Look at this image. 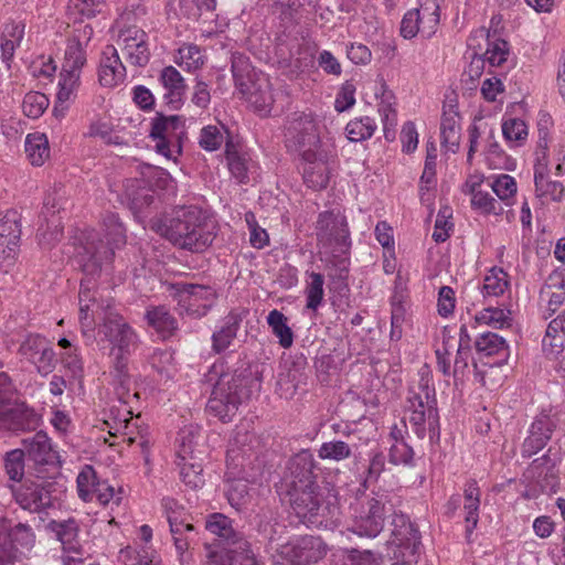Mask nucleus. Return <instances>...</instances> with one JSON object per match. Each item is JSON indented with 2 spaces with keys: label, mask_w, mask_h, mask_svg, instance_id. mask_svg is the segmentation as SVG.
<instances>
[{
  "label": "nucleus",
  "mask_w": 565,
  "mask_h": 565,
  "mask_svg": "<svg viewBox=\"0 0 565 565\" xmlns=\"http://www.w3.org/2000/svg\"><path fill=\"white\" fill-rule=\"evenodd\" d=\"M287 497L292 511L305 523L319 527L338 520L337 494L320 488L317 482L288 487Z\"/></svg>",
  "instance_id": "2"
},
{
  "label": "nucleus",
  "mask_w": 565,
  "mask_h": 565,
  "mask_svg": "<svg viewBox=\"0 0 565 565\" xmlns=\"http://www.w3.org/2000/svg\"><path fill=\"white\" fill-rule=\"evenodd\" d=\"M145 318L148 324L153 328L163 340L174 335L178 330V321L166 306L148 307Z\"/></svg>",
  "instance_id": "31"
},
{
  "label": "nucleus",
  "mask_w": 565,
  "mask_h": 565,
  "mask_svg": "<svg viewBox=\"0 0 565 565\" xmlns=\"http://www.w3.org/2000/svg\"><path fill=\"white\" fill-rule=\"evenodd\" d=\"M88 40L89 38L83 43L78 39L72 38L67 41L61 71L81 74L83 66L86 64Z\"/></svg>",
  "instance_id": "38"
},
{
  "label": "nucleus",
  "mask_w": 565,
  "mask_h": 565,
  "mask_svg": "<svg viewBox=\"0 0 565 565\" xmlns=\"http://www.w3.org/2000/svg\"><path fill=\"white\" fill-rule=\"evenodd\" d=\"M83 273L86 275V278H84L81 281L79 292H78V301H79V320L83 326L90 327L92 321L88 319V311L92 310L93 313L97 312L98 306L96 303L95 298V282L90 277H94V275L86 274L84 270Z\"/></svg>",
  "instance_id": "37"
},
{
  "label": "nucleus",
  "mask_w": 565,
  "mask_h": 565,
  "mask_svg": "<svg viewBox=\"0 0 565 565\" xmlns=\"http://www.w3.org/2000/svg\"><path fill=\"white\" fill-rule=\"evenodd\" d=\"M454 102L449 99V103L444 105L440 122L441 145L451 153L458 151L461 137L460 115Z\"/></svg>",
  "instance_id": "25"
},
{
  "label": "nucleus",
  "mask_w": 565,
  "mask_h": 565,
  "mask_svg": "<svg viewBox=\"0 0 565 565\" xmlns=\"http://www.w3.org/2000/svg\"><path fill=\"white\" fill-rule=\"evenodd\" d=\"M36 478L15 493V500L22 509L39 513L53 505L56 483L47 475L36 473Z\"/></svg>",
  "instance_id": "13"
},
{
  "label": "nucleus",
  "mask_w": 565,
  "mask_h": 565,
  "mask_svg": "<svg viewBox=\"0 0 565 565\" xmlns=\"http://www.w3.org/2000/svg\"><path fill=\"white\" fill-rule=\"evenodd\" d=\"M321 120L312 113H295L286 127V138L301 152L320 148Z\"/></svg>",
  "instance_id": "11"
},
{
  "label": "nucleus",
  "mask_w": 565,
  "mask_h": 565,
  "mask_svg": "<svg viewBox=\"0 0 565 565\" xmlns=\"http://www.w3.org/2000/svg\"><path fill=\"white\" fill-rule=\"evenodd\" d=\"M25 152L33 166H42L50 156L46 136L40 132L29 134L25 138Z\"/></svg>",
  "instance_id": "40"
},
{
  "label": "nucleus",
  "mask_w": 565,
  "mask_h": 565,
  "mask_svg": "<svg viewBox=\"0 0 565 565\" xmlns=\"http://www.w3.org/2000/svg\"><path fill=\"white\" fill-rule=\"evenodd\" d=\"M100 481L95 469L86 465L76 479L78 497L85 502L94 501L95 489Z\"/></svg>",
  "instance_id": "44"
},
{
  "label": "nucleus",
  "mask_w": 565,
  "mask_h": 565,
  "mask_svg": "<svg viewBox=\"0 0 565 565\" xmlns=\"http://www.w3.org/2000/svg\"><path fill=\"white\" fill-rule=\"evenodd\" d=\"M267 323L274 335L278 338V343L284 349H288L292 345L294 333L287 324V317L282 312L277 309L271 310L267 316Z\"/></svg>",
  "instance_id": "41"
},
{
  "label": "nucleus",
  "mask_w": 565,
  "mask_h": 565,
  "mask_svg": "<svg viewBox=\"0 0 565 565\" xmlns=\"http://www.w3.org/2000/svg\"><path fill=\"white\" fill-rule=\"evenodd\" d=\"M199 439V430L192 426L184 427L179 431L175 440L177 462L201 459L199 455L202 451L198 449Z\"/></svg>",
  "instance_id": "33"
},
{
  "label": "nucleus",
  "mask_w": 565,
  "mask_h": 565,
  "mask_svg": "<svg viewBox=\"0 0 565 565\" xmlns=\"http://www.w3.org/2000/svg\"><path fill=\"white\" fill-rule=\"evenodd\" d=\"M516 182L515 179L509 174L497 175V198L511 205L513 203L514 195L516 194Z\"/></svg>",
  "instance_id": "61"
},
{
  "label": "nucleus",
  "mask_w": 565,
  "mask_h": 565,
  "mask_svg": "<svg viewBox=\"0 0 565 565\" xmlns=\"http://www.w3.org/2000/svg\"><path fill=\"white\" fill-rule=\"evenodd\" d=\"M413 457V448L405 440L394 443L390 448L388 458L393 465H409Z\"/></svg>",
  "instance_id": "63"
},
{
  "label": "nucleus",
  "mask_w": 565,
  "mask_h": 565,
  "mask_svg": "<svg viewBox=\"0 0 565 565\" xmlns=\"http://www.w3.org/2000/svg\"><path fill=\"white\" fill-rule=\"evenodd\" d=\"M26 460L31 461L38 475H54L61 467L60 455L46 433L40 430L22 440Z\"/></svg>",
  "instance_id": "10"
},
{
  "label": "nucleus",
  "mask_w": 565,
  "mask_h": 565,
  "mask_svg": "<svg viewBox=\"0 0 565 565\" xmlns=\"http://www.w3.org/2000/svg\"><path fill=\"white\" fill-rule=\"evenodd\" d=\"M179 57L175 63L179 65H185L186 68L196 70L204 64V56L199 46L194 44H186L179 49Z\"/></svg>",
  "instance_id": "57"
},
{
  "label": "nucleus",
  "mask_w": 565,
  "mask_h": 565,
  "mask_svg": "<svg viewBox=\"0 0 565 565\" xmlns=\"http://www.w3.org/2000/svg\"><path fill=\"white\" fill-rule=\"evenodd\" d=\"M126 78V67L121 63L117 49L107 45L100 58L98 81L104 87H116Z\"/></svg>",
  "instance_id": "26"
},
{
  "label": "nucleus",
  "mask_w": 565,
  "mask_h": 565,
  "mask_svg": "<svg viewBox=\"0 0 565 565\" xmlns=\"http://www.w3.org/2000/svg\"><path fill=\"white\" fill-rule=\"evenodd\" d=\"M302 159L305 161L303 181L308 188L313 190L327 188L330 173L329 153L326 150H303Z\"/></svg>",
  "instance_id": "17"
},
{
  "label": "nucleus",
  "mask_w": 565,
  "mask_h": 565,
  "mask_svg": "<svg viewBox=\"0 0 565 565\" xmlns=\"http://www.w3.org/2000/svg\"><path fill=\"white\" fill-rule=\"evenodd\" d=\"M252 499L249 487L246 480L237 479L230 482L227 488V500L236 510L245 508Z\"/></svg>",
  "instance_id": "51"
},
{
  "label": "nucleus",
  "mask_w": 565,
  "mask_h": 565,
  "mask_svg": "<svg viewBox=\"0 0 565 565\" xmlns=\"http://www.w3.org/2000/svg\"><path fill=\"white\" fill-rule=\"evenodd\" d=\"M315 459L309 450H302L295 455L288 463L289 475L286 477V484L294 487L302 483H311L315 481L313 476Z\"/></svg>",
  "instance_id": "30"
},
{
  "label": "nucleus",
  "mask_w": 565,
  "mask_h": 565,
  "mask_svg": "<svg viewBox=\"0 0 565 565\" xmlns=\"http://www.w3.org/2000/svg\"><path fill=\"white\" fill-rule=\"evenodd\" d=\"M247 383L241 374H221L207 402V411L222 422H230L238 406L250 396Z\"/></svg>",
  "instance_id": "5"
},
{
  "label": "nucleus",
  "mask_w": 565,
  "mask_h": 565,
  "mask_svg": "<svg viewBox=\"0 0 565 565\" xmlns=\"http://www.w3.org/2000/svg\"><path fill=\"white\" fill-rule=\"evenodd\" d=\"M227 136L228 132L224 126L207 125L201 129L199 145L205 151H216L228 141Z\"/></svg>",
  "instance_id": "45"
},
{
  "label": "nucleus",
  "mask_w": 565,
  "mask_h": 565,
  "mask_svg": "<svg viewBox=\"0 0 565 565\" xmlns=\"http://www.w3.org/2000/svg\"><path fill=\"white\" fill-rule=\"evenodd\" d=\"M124 51L135 66H146L150 60L148 43L142 38H125Z\"/></svg>",
  "instance_id": "43"
},
{
  "label": "nucleus",
  "mask_w": 565,
  "mask_h": 565,
  "mask_svg": "<svg viewBox=\"0 0 565 565\" xmlns=\"http://www.w3.org/2000/svg\"><path fill=\"white\" fill-rule=\"evenodd\" d=\"M436 159H437V149L436 146L431 142L427 145V156L425 160V167L423 174L420 177V190H429L430 186L435 183L436 175Z\"/></svg>",
  "instance_id": "58"
},
{
  "label": "nucleus",
  "mask_w": 565,
  "mask_h": 565,
  "mask_svg": "<svg viewBox=\"0 0 565 565\" xmlns=\"http://www.w3.org/2000/svg\"><path fill=\"white\" fill-rule=\"evenodd\" d=\"M162 508L167 515L171 534H178L179 527L182 524L191 523L190 515L174 499L164 498L162 500Z\"/></svg>",
  "instance_id": "50"
},
{
  "label": "nucleus",
  "mask_w": 565,
  "mask_h": 565,
  "mask_svg": "<svg viewBox=\"0 0 565 565\" xmlns=\"http://www.w3.org/2000/svg\"><path fill=\"white\" fill-rule=\"evenodd\" d=\"M18 353L33 364L42 376L49 375L55 369V352L50 341L38 333L26 334L20 343Z\"/></svg>",
  "instance_id": "14"
},
{
  "label": "nucleus",
  "mask_w": 565,
  "mask_h": 565,
  "mask_svg": "<svg viewBox=\"0 0 565 565\" xmlns=\"http://www.w3.org/2000/svg\"><path fill=\"white\" fill-rule=\"evenodd\" d=\"M103 226L107 242L100 239L99 234L89 231L84 234L77 247L76 259L82 270L94 275L100 271L103 265L113 260L115 248L126 242L125 228L115 213H106L103 217Z\"/></svg>",
  "instance_id": "3"
},
{
  "label": "nucleus",
  "mask_w": 565,
  "mask_h": 565,
  "mask_svg": "<svg viewBox=\"0 0 565 565\" xmlns=\"http://www.w3.org/2000/svg\"><path fill=\"white\" fill-rule=\"evenodd\" d=\"M268 536L270 548L275 551L273 558L286 561L290 564L317 563L327 554V545L319 536L306 535L290 542L279 543L267 526L263 529Z\"/></svg>",
  "instance_id": "7"
},
{
  "label": "nucleus",
  "mask_w": 565,
  "mask_h": 565,
  "mask_svg": "<svg viewBox=\"0 0 565 565\" xmlns=\"http://www.w3.org/2000/svg\"><path fill=\"white\" fill-rule=\"evenodd\" d=\"M35 543L32 527L25 523L2 521L0 529V565L13 564L30 552Z\"/></svg>",
  "instance_id": "8"
},
{
  "label": "nucleus",
  "mask_w": 565,
  "mask_h": 565,
  "mask_svg": "<svg viewBox=\"0 0 565 565\" xmlns=\"http://www.w3.org/2000/svg\"><path fill=\"white\" fill-rule=\"evenodd\" d=\"M385 495L367 498L354 509V519L351 527L359 536L375 537L384 527V520L387 513Z\"/></svg>",
  "instance_id": "12"
},
{
  "label": "nucleus",
  "mask_w": 565,
  "mask_h": 565,
  "mask_svg": "<svg viewBox=\"0 0 565 565\" xmlns=\"http://www.w3.org/2000/svg\"><path fill=\"white\" fill-rule=\"evenodd\" d=\"M407 409L411 413L408 422L419 439L426 437L428 425L429 439L433 441L439 438V423L436 409V399L427 385H420L419 392L409 391Z\"/></svg>",
  "instance_id": "6"
},
{
  "label": "nucleus",
  "mask_w": 565,
  "mask_h": 565,
  "mask_svg": "<svg viewBox=\"0 0 565 565\" xmlns=\"http://www.w3.org/2000/svg\"><path fill=\"white\" fill-rule=\"evenodd\" d=\"M451 215L452 211L448 206H444L439 210L433 233L435 242L443 243L450 236L449 232L452 230V223L449 220Z\"/></svg>",
  "instance_id": "59"
},
{
  "label": "nucleus",
  "mask_w": 565,
  "mask_h": 565,
  "mask_svg": "<svg viewBox=\"0 0 565 565\" xmlns=\"http://www.w3.org/2000/svg\"><path fill=\"white\" fill-rule=\"evenodd\" d=\"M486 62H488L490 65H494V49H487L483 55H473L467 71L471 84H473L476 79H479L483 74Z\"/></svg>",
  "instance_id": "62"
},
{
  "label": "nucleus",
  "mask_w": 565,
  "mask_h": 565,
  "mask_svg": "<svg viewBox=\"0 0 565 565\" xmlns=\"http://www.w3.org/2000/svg\"><path fill=\"white\" fill-rule=\"evenodd\" d=\"M465 194L471 196L472 207L480 210L484 213H490L493 210L494 179L486 178L481 173L470 174L461 186Z\"/></svg>",
  "instance_id": "19"
},
{
  "label": "nucleus",
  "mask_w": 565,
  "mask_h": 565,
  "mask_svg": "<svg viewBox=\"0 0 565 565\" xmlns=\"http://www.w3.org/2000/svg\"><path fill=\"white\" fill-rule=\"evenodd\" d=\"M494 135L493 118L490 111L481 109L478 115L475 116L473 124L469 130V150L467 161L470 163L473 153L478 150L480 145L491 150L494 147L492 141Z\"/></svg>",
  "instance_id": "24"
},
{
  "label": "nucleus",
  "mask_w": 565,
  "mask_h": 565,
  "mask_svg": "<svg viewBox=\"0 0 565 565\" xmlns=\"http://www.w3.org/2000/svg\"><path fill=\"white\" fill-rule=\"evenodd\" d=\"M310 281L306 287V296H307V305L306 307L311 310H317V308L321 305L324 296L323 276L319 273H310L309 274Z\"/></svg>",
  "instance_id": "53"
},
{
  "label": "nucleus",
  "mask_w": 565,
  "mask_h": 565,
  "mask_svg": "<svg viewBox=\"0 0 565 565\" xmlns=\"http://www.w3.org/2000/svg\"><path fill=\"white\" fill-rule=\"evenodd\" d=\"M202 459L177 462L180 467V476L183 482L192 489L203 486Z\"/></svg>",
  "instance_id": "52"
},
{
  "label": "nucleus",
  "mask_w": 565,
  "mask_h": 565,
  "mask_svg": "<svg viewBox=\"0 0 565 565\" xmlns=\"http://www.w3.org/2000/svg\"><path fill=\"white\" fill-rule=\"evenodd\" d=\"M502 135L510 146H519L527 137V127L522 119L508 117L502 119Z\"/></svg>",
  "instance_id": "48"
},
{
  "label": "nucleus",
  "mask_w": 565,
  "mask_h": 565,
  "mask_svg": "<svg viewBox=\"0 0 565 565\" xmlns=\"http://www.w3.org/2000/svg\"><path fill=\"white\" fill-rule=\"evenodd\" d=\"M153 227L173 245L194 253L203 252L215 237L211 221L196 206L179 207Z\"/></svg>",
  "instance_id": "1"
},
{
  "label": "nucleus",
  "mask_w": 565,
  "mask_h": 565,
  "mask_svg": "<svg viewBox=\"0 0 565 565\" xmlns=\"http://www.w3.org/2000/svg\"><path fill=\"white\" fill-rule=\"evenodd\" d=\"M391 543L414 555L420 545V533L403 513H394L391 522Z\"/></svg>",
  "instance_id": "22"
},
{
  "label": "nucleus",
  "mask_w": 565,
  "mask_h": 565,
  "mask_svg": "<svg viewBox=\"0 0 565 565\" xmlns=\"http://www.w3.org/2000/svg\"><path fill=\"white\" fill-rule=\"evenodd\" d=\"M316 235L327 263L335 268L339 278H344L349 271L348 255L351 249L345 216L334 211L320 213L316 224Z\"/></svg>",
  "instance_id": "4"
},
{
  "label": "nucleus",
  "mask_w": 565,
  "mask_h": 565,
  "mask_svg": "<svg viewBox=\"0 0 565 565\" xmlns=\"http://www.w3.org/2000/svg\"><path fill=\"white\" fill-rule=\"evenodd\" d=\"M376 124L373 118L365 116L354 118L347 124L345 131L349 140L358 142L373 136Z\"/></svg>",
  "instance_id": "49"
},
{
  "label": "nucleus",
  "mask_w": 565,
  "mask_h": 565,
  "mask_svg": "<svg viewBox=\"0 0 565 565\" xmlns=\"http://www.w3.org/2000/svg\"><path fill=\"white\" fill-rule=\"evenodd\" d=\"M100 332L111 344L109 352L132 353L138 345L135 330L117 313L105 315Z\"/></svg>",
  "instance_id": "15"
},
{
  "label": "nucleus",
  "mask_w": 565,
  "mask_h": 565,
  "mask_svg": "<svg viewBox=\"0 0 565 565\" xmlns=\"http://www.w3.org/2000/svg\"><path fill=\"white\" fill-rule=\"evenodd\" d=\"M104 8V0H70L68 3V19L73 23H82V18L90 19L96 13L102 12Z\"/></svg>",
  "instance_id": "42"
},
{
  "label": "nucleus",
  "mask_w": 565,
  "mask_h": 565,
  "mask_svg": "<svg viewBox=\"0 0 565 565\" xmlns=\"http://www.w3.org/2000/svg\"><path fill=\"white\" fill-rule=\"evenodd\" d=\"M184 134V121L178 115L157 117L152 121L150 130L152 139H170L177 153H181V140Z\"/></svg>",
  "instance_id": "29"
},
{
  "label": "nucleus",
  "mask_w": 565,
  "mask_h": 565,
  "mask_svg": "<svg viewBox=\"0 0 565 565\" xmlns=\"http://www.w3.org/2000/svg\"><path fill=\"white\" fill-rule=\"evenodd\" d=\"M355 85L352 82L347 81L342 84L334 102L337 111H345L355 104Z\"/></svg>",
  "instance_id": "64"
},
{
  "label": "nucleus",
  "mask_w": 565,
  "mask_h": 565,
  "mask_svg": "<svg viewBox=\"0 0 565 565\" xmlns=\"http://www.w3.org/2000/svg\"><path fill=\"white\" fill-rule=\"evenodd\" d=\"M247 315V310H231L225 316L221 324L212 333V350L216 354L223 353L230 347H232L234 340L237 337L243 318Z\"/></svg>",
  "instance_id": "23"
},
{
  "label": "nucleus",
  "mask_w": 565,
  "mask_h": 565,
  "mask_svg": "<svg viewBox=\"0 0 565 565\" xmlns=\"http://www.w3.org/2000/svg\"><path fill=\"white\" fill-rule=\"evenodd\" d=\"M47 97L38 92L28 93L22 102V110L29 118H39L47 108Z\"/></svg>",
  "instance_id": "56"
},
{
  "label": "nucleus",
  "mask_w": 565,
  "mask_h": 565,
  "mask_svg": "<svg viewBox=\"0 0 565 565\" xmlns=\"http://www.w3.org/2000/svg\"><path fill=\"white\" fill-rule=\"evenodd\" d=\"M81 85V74L74 72L61 71L57 84L56 103L53 108V115L56 118H63L75 100Z\"/></svg>",
  "instance_id": "27"
},
{
  "label": "nucleus",
  "mask_w": 565,
  "mask_h": 565,
  "mask_svg": "<svg viewBox=\"0 0 565 565\" xmlns=\"http://www.w3.org/2000/svg\"><path fill=\"white\" fill-rule=\"evenodd\" d=\"M542 347L544 353L550 356H556L563 351L565 347V313L548 323Z\"/></svg>",
  "instance_id": "35"
},
{
  "label": "nucleus",
  "mask_w": 565,
  "mask_h": 565,
  "mask_svg": "<svg viewBox=\"0 0 565 565\" xmlns=\"http://www.w3.org/2000/svg\"><path fill=\"white\" fill-rule=\"evenodd\" d=\"M172 287L178 298L179 313L194 319L204 317L216 300V292L211 286L177 282Z\"/></svg>",
  "instance_id": "9"
},
{
  "label": "nucleus",
  "mask_w": 565,
  "mask_h": 565,
  "mask_svg": "<svg viewBox=\"0 0 565 565\" xmlns=\"http://www.w3.org/2000/svg\"><path fill=\"white\" fill-rule=\"evenodd\" d=\"M534 185L535 196L541 204L558 203L564 198L563 183L550 177V160L545 151L536 158L534 164Z\"/></svg>",
  "instance_id": "16"
},
{
  "label": "nucleus",
  "mask_w": 565,
  "mask_h": 565,
  "mask_svg": "<svg viewBox=\"0 0 565 565\" xmlns=\"http://www.w3.org/2000/svg\"><path fill=\"white\" fill-rule=\"evenodd\" d=\"M375 95L377 98H380L379 113L382 115L384 131L385 136L387 137L390 127H394L397 120L396 109L394 107L395 96L393 92L388 89L384 81L381 82L380 90L376 92Z\"/></svg>",
  "instance_id": "39"
},
{
  "label": "nucleus",
  "mask_w": 565,
  "mask_h": 565,
  "mask_svg": "<svg viewBox=\"0 0 565 565\" xmlns=\"http://www.w3.org/2000/svg\"><path fill=\"white\" fill-rule=\"evenodd\" d=\"M146 14L145 7L140 4L132 6L131 9H126L113 25V31L117 32L118 35L134 34L146 35V31L142 29L143 17Z\"/></svg>",
  "instance_id": "34"
},
{
  "label": "nucleus",
  "mask_w": 565,
  "mask_h": 565,
  "mask_svg": "<svg viewBox=\"0 0 565 565\" xmlns=\"http://www.w3.org/2000/svg\"><path fill=\"white\" fill-rule=\"evenodd\" d=\"M21 226L19 214L14 210L7 211L0 216V246L7 247L14 253L20 241Z\"/></svg>",
  "instance_id": "36"
},
{
  "label": "nucleus",
  "mask_w": 565,
  "mask_h": 565,
  "mask_svg": "<svg viewBox=\"0 0 565 565\" xmlns=\"http://www.w3.org/2000/svg\"><path fill=\"white\" fill-rule=\"evenodd\" d=\"M226 159L232 175L241 183L248 180L246 160L242 158L235 150L232 141H226Z\"/></svg>",
  "instance_id": "55"
},
{
  "label": "nucleus",
  "mask_w": 565,
  "mask_h": 565,
  "mask_svg": "<svg viewBox=\"0 0 565 565\" xmlns=\"http://www.w3.org/2000/svg\"><path fill=\"white\" fill-rule=\"evenodd\" d=\"M205 551L206 565H256L249 545H247V551H244L238 548L237 545L206 543Z\"/></svg>",
  "instance_id": "18"
},
{
  "label": "nucleus",
  "mask_w": 565,
  "mask_h": 565,
  "mask_svg": "<svg viewBox=\"0 0 565 565\" xmlns=\"http://www.w3.org/2000/svg\"><path fill=\"white\" fill-rule=\"evenodd\" d=\"M205 527L210 533L217 536L214 543L237 545L238 548L247 551L248 542L233 529L231 519L224 514L214 513L210 515L206 520Z\"/></svg>",
  "instance_id": "28"
},
{
  "label": "nucleus",
  "mask_w": 565,
  "mask_h": 565,
  "mask_svg": "<svg viewBox=\"0 0 565 565\" xmlns=\"http://www.w3.org/2000/svg\"><path fill=\"white\" fill-rule=\"evenodd\" d=\"M130 355L131 353L109 352L110 375L122 390H125L130 382V374L128 370Z\"/></svg>",
  "instance_id": "47"
},
{
  "label": "nucleus",
  "mask_w": 565,
  "mask_h": 565,
  "mask_svg": "<svg viewBox=\"0 0 565 565\" xmlns=\"http://www.w3.org/2000/svg\"><path fill=\"white\" fill-rule=\"evenodd\" d=\"M46 529L61 543L62 548L74 552V546L81 545L79 525L75 519L52 520L46 524Z\"/></svg>",
  "instance_id": "32"
},
{
  "label": "nucleus",
  "mask_w": 565,
  "mask_h": 565,
  "mask_svg": "<svg viewBox=\"0 0 565 565\" xmlns=\"http://www.w3.org/2000/svg\"><path fill=\"white\" fill-rule=\"evenodd\" d=\"M25 457L22 449H14L6 456V471L11 480L20 481L24 473L23 458Z\"/></svg>",
  "instance_id": "60"
},
{
  "label": "nucleus",
  "mask_w": 565,
  "mask_h": 565,
  "mask_svg": "<svg viewBox=\"0 0 565 565\" xmlns=\"http://www.w3.org/2000/svg\"><path fill=\"white\" fill-rule=\"evenodd\" d=\"M475 377L482 386H484L486 377L494 365V333L480 330L475 341Z\"/></svg>",
  "instance_id": "20"
},
{
  "label": "nucleus",
  "mask_w": 565,
  "mask_h": 565,
  "mask_svg": "<svg viewBox=\"0 0 565 565\" xmlns=\"http://www.w3.org/2000/svg\"><path fill=\"white\" fill-rule=\"evenodd\" d=\"M159 82L163 88L162 98L171 109H180L184 102L188 89L185 79L173 66H166L161 70Z\"/></svg>",
  "instance_id": "21"
},
{
  "label": "nucleus",
  "mask_w": 565,
  "mask_h": 565,
  "mask_svg": "<svg viewBox=\"0 0 565 565\" xmlns=\"http://www.w3.org/2000/svg\"><path fill=\"white\" fill-rule=\"evenodd\" d=\"M299 0H279L273 4V14L280 20L284 32L297 22L299 10L301 8Z\"/></svg>",
  "instance_id": "46"
},
{
  "label": "nucleus",
  "mask_w": 565,
  "mask_h": 565,
  "mask_svg": "<svg viewBox=\"0 0 565 565\" xmlns=\"http://www.w3.org/2000/svg\"><path fill=\"white\" fill-rule=\"evenodd\" d=\"M318 455L321 459L340 461L351 457L352 449L349 444L342 440H332L323 443L318 450Z\"/></svg>",
  "instance_id": "54"
}]
</instances>
